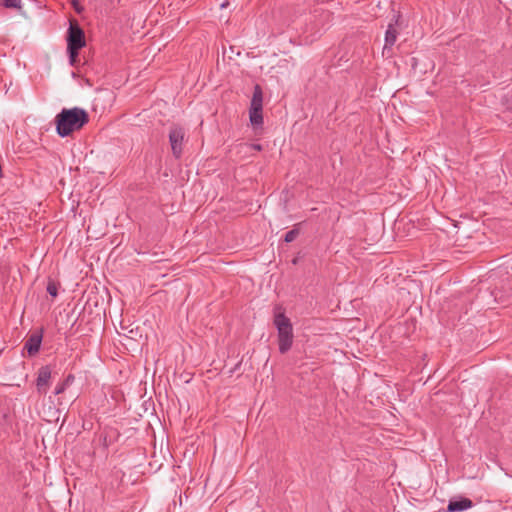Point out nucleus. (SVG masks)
I'll return each instance as SVG.
<instances>
[{"mask_svg":"<svg viewBox=\"0 0 512 512\" xmlns=\"http://www.w3.org/2000/svg\"><path fill=\"white\" fill-rule=\"evenodd\" d=\"M89 121L88 113L79 107L62 109L56 115V132L60 137H67L74 131L80 130Z\"/></svg>","mask_w":512,"mask_h":512,"instance_id":"nucleus-1","label":"nucleus"},{"mask_svg":"<svg viewBox=\"0 0 512 512\" xmlns=\"http://www.w3.org/2000/svg\"><path fill=\"white\" fill-rule=\"evenodd\" d=\"M274 325L278 332V345L281 354L288 352L293 344V327L291 321L285 316L281 306L274 308Z\"/></svg>","mask_w":512,"mask_h":512,"instance_id":"nucleus-2","label":"nucleus"},{"mask_svg":"<svg viewBox=\"0 0 512 512\" xmlns=\"http://www.w3.org/2000/svg\"><path fill=\"white\" fill-rule=\"evenodd\" d=\"M85 46L83 30L77 24H70L67 36V50H80Z\"/></svg>","mask_w":512,"mask_h":512,"instance_id":"nucleus-3","label":"nucleus"},{"mask_svg":"<svg viewBox=\"0 0 512 512\" xmlns=\"http://www.w3.org/2000/svg\"><path fill=\"white\" fill-rule=\"evenodd\" d=\"M185 132L182 127L173 126L169 131L171 150L176 158L182 155Z\"/></svg>","mask_w":512,"mask_h":512,"instance_id":"nucleus-4","label":"nucleus"},{"mask_svg":"<svg viewBox=\"0 0 512 512\" xmlns=\"http://www.w3.org/2000/svg\"><path fill=\"white\" fill-rule=\"evenodd\" d=\"M51 378V370L48 366L41 367L38 371L36 386L39 393H46Z\"/></svg>","mask_w":512,"mask_h":512,"instance_id":"nucleus-5","label":"nucleus"},{"mask_svg":"<svg viewBox=\"0 0 512 512\" xmlns=\"http://www.w3.org/2000/svg\"><path fill=\"white\" fill-rule=\"evenodd\" d=\"M473 506V503L470 499L461 497L459 499L450 500L447 506L448 512H462Z\"/></svg>","mask_w":512,"mask_h":512,"instance_id":"nucleus-6","label":"nucleus"},{"mask_svg":"<svg viewBox=\"0 0 512 512\" xmlns=\"http://www.w3.org/2000/svg\"><path fill=\"white\" fill-rule=\"evenodd\" d=\"M42 342V335L40 333L32 334L25 343V349L29 355L36 354Z\"/></svg>","mask_w":512,"mask_h":512,"instance_id":"nucleus-7","label":"nucleus"},{"mask_svg":"<svg viewBox=\"0 0 512 512\" xmlns=\"http://www.w3.org/2000/svg\"><path fill=\"white\" fill-rule=\"evenodd\" d=\"M397 39V30L395 29L393 24H389L385 33V44L383 47V54L386 51H389L392 46L395 44Z\"/></svg>","mask_w":512,"mask_h":512,"instance_id":"nucleus-8","label":"nucleus"},{"mask_svg":"<svg viewBox=\"0 0 512 512\" xmlns=\"http://www.w3.org/2000/svg\"><path fill=\"white\" fill-rule=\"evenodd\" d=\"M250 109H256V110L263 109V93H262V89L259 85H256L254 87Z\"/></svg>","mask_w":512,"mask_h":512,"instance_id":"nucleus-9","label":"nucleus"},{"mask_svg":"<svg viewBox=\"0 0 512 512\" xmlns=\"http://www.w3.org/2000/svg\"><path fill=\"white\" fill-rule=\"evenodd\" d=\"M249 117H250V122L254 127H259L263 124L262 110L250 109Z\"/></svg>","mask_w":512,"mask_h":512,"instance_id":"nucleus-10","label":"nucleus"},{"mask_svg":"<svg viewBox=\"0 0 512 512\" xmlns=\"http://www.w3.org/2000/svg\"><path fill=\"white\" fill-rule=\"evenodd\" d=\"M74 381L73 375H68L65 380H63L61 383H58L55 387V394L59 395L63 393Z\"/></svg>","mask_w":512,"mask_h":512,"instance_id":"nucleus-11","label":"nucleus"},{"mask_svg":"<svg viewBox=\"0 0 512 512\" xmlns=\"http://www.w3.org/2000/svg\"><path fill=\"white\" fill-rule=\"evenodd\" d=\"M0 4L6 8L21 9V0H0Z\"/></svg>","mask_w":512,"mask_h":512,"instance_id":"nucleus-12","label":"nucleus"},{"mask_svg":"<svg viewBox=\"0 0 512 512\" xmlns=\"http://www.w3.org/2000/svg\"><path fill=\"white\" fill-rule=\"evenodd\" d=\"M298 233L299 232L297 229H292V230L288 231L284 237L285 242L290 243V242L294 241L296 239Z\"/></svg>","mask_w":512,"mask_h":512,"instance_id":"nucleus-13","label":"nucleus"},{"mask_svg":"<svg viewBox=\"0 0 512 512\" xmlns=\"http://www.w3.org/2000/svg\"><path fill=\"white\" fill-rule=\"evenodd\" d=\"M47 292L52 296L56 297L58 294V286L55 282L50 281L47 285Z\"/></svg>","mask_w":512,"mask_h":512,"instance_id":"nucleus-14","label":"nucleus"},{"mask_svg":"<svg viewBox=\"0 0 512 512\" xmlns=\"http://www.w3.org/2000/svg\"><path fill=\"white\" fill-rule=\"evenodd\" d=\"M78 52L79 50H68L69 61L72 66H74L78 60Z\"/></svg>","mask_w":512,"mask_h":512,"instance_id":"nucleus-15","label":"nucleus"},{"mask_svg":"<svg viewBox=\"0 0 512 512\" xmlns=\"http://www.w3.org/2000/svg\"><path fill=\"white\" fill-rule=\"evenodd\" d=\"M73 4H74V7H75L76 11L80 12V8L78 7V5L75 2Z\"/></svg>","mask_w":512,"mask_h":512,"instance_id":"nucleus-16","label":"nucleus"},{"mask_svg":"<svg viewBox=\"0 0 512 512\" xmlns=\"http://www.w3.org/2000/svg\"><path fill=\"white\" fill-rule=\"evenodd\" d=\"M255 149H258L260 150L261 149V146L260 145H254Z\"/></svg>","mask_w":512,"mask_h":512,"instance_id":"nucleus-17","label":"nucleus"},{"mask_svg":"<svg viewBox=\"0 0 512 512\" xmlns=\"http://www.w3.org/2000/svg\"><path fill=\"white\" fill-rule=\"evenodd\" d=\"M225 6H226V2L221 4L222 8L225 7Z\"/></svg>","mask_w":512,"mask_h":512,"instance_id":"nucleus-18","label":"nucleus"}]
</instances>
